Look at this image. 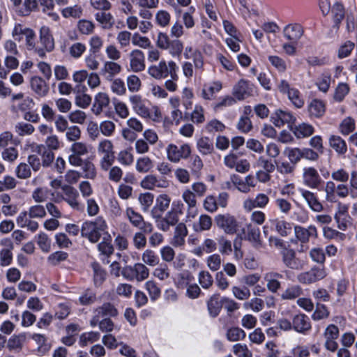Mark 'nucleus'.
<instances>
[{
  "label": "nucleus",
  "instance_id": "49",
  "mask_svg": "<svg viewBox=\"0 0 357 357\" xmlns=\"http://www.w3.org/2000/svg\"><path fill=\"white\" fill-rule=\"evenodd\" d=\"M225 124L217 119H213L205 125L204 129L208 133L222 132L225 129Z\"/></svg>",
  "mask_w": 357,
  "mask_h": 357
},
{
  "label": "nucleus",
  "instance_id": "24",
  "mask_svg": "<svg viewBox=\"0 0 357 357\" xmlns=\"http://www.w3.org/2000/svg\"><path fill=\"white\" fill-rule=\"evenodd\" d=\"M294 233L296 238L301 243H307L310 237L317 236V230L314 225H310L307 228L296 225L294 227Z\"/></svg>",
  "mask_w": 357,
  "mask_h": 357
},
{
  "label": "nucleus",
  "instance_id": "26",
  "mask_svg": "<svg viewBox=\"0 0 357 357\" xmlns=\"http://www.w3.org/2000/svg\"><path fill=\"white\" fill-rule=\"evenodd\" d=\"M272 122L277 127H282L284 124L294 123L296 118L289 112L281 109L277 110L272 116Z\"/></svg>",
  "mask_w": 357,
  "mask_h": 357
},
{
  "label": "nucleus",
  "instance_id": "29",
  "mask_svg": "<svg viewBox=\"0 0 357 357\" xmlns=\"http://www.w3.org/2000/svg\"><path fill=\"white\" fill-rule=\"evenodd\" d=\"M31 89L39 97H45L49 92V86L46 82L40 77L34 76L30 79Z\"/></svg>",
  "mask_w": 357,
  "mask_h": 357
},
{
  "label": "nucleus",
  "instance_id": "40",
  "mask_svg": "<svg viewBox=\"0 0 357 357\" xmlns=\"http://www.w3.org/2000/svg\"><path fill=\"white\" fill-rule=\"evenodd\" d=\"M308 111L311 116L321 117L325 113V105L322 101L314 99L308 105Z\"/></svg>",
  "mask_w": 357,
  "mask_h": 357
},
{
  "label": "nucleus",
  "instance_id": "19",
  "mask_svg": "<svg viewBox=\"0 0 357 357\" xmlns=\"http://www.w3.org/2000/svg\"><path fill=\"white\" fill-rule=\"evenodd\" d=\"M253 93V85L245 79L239 80L233 88V95L238 100H244L245 98L252 96Z\"/></svg>",
  "mask_w": 357,
  "mask_h": 357
},
{
  "label": "nucleus",
  "instance_id": "57",
  "mask_svg": "<svg viewBox=\"0 0 357 357\" xmlns=\"http://www.w3.org/2000/svg\"><path fill=\"white\" fill-rule=\"evenodd\" d=\"M355 130V121L348 116L345 118L340 125V131L342 135H347Z\"/></svg>",
  "mask_w": 357,
  "mask_h": 357
},
{
  "label": "nucleus",
  "instance_id": "28",
  "mask_svg": "<svg viewBox=\"0 0 357 357\" xmlns=\"http://www.w3.org/2000/svg\"><path fill=\"white\" fill-rule=\"evenodd\" d=\"M247 235L246 238L252 243V246L256 249L262 248L263 243L261 240V232L259 227L252 224L246 225Z\"/></svg>",
  "mask_w": 357,
  "mask_h": 357
},
{
  "label": "nucleus",
  "instance_id": "2",
  "mask_svg": "<svg viewBox=\"0 0 357 357\" xmlns=\"http://www.w3.org/2000/svg\"><path fill=\"white\" fill-rule=\"evenodd\" d=\"M178 67L173 61L166 62L161 60L158 63L151 65L148 68V74L153 78L160 80L165 79L172 75L174 72L178 71Z\"/></svg>",
  "mask_w": 357,
  "mask_h": 357
},
{
  "label": "nucleus",
  "instance_id": "30",
  "mask_svg": "<svg viewBox=\"0 0 357 357\" xmlns=\"http://www.w3.org/2000/svg\"><path fill=\"white\" fill-rule=\"evenodd\" d=\"M188 229L186 225L180 222L175 227L174 236L172 240V244L174 247H181L185 244V237L188 235Z\"/></svg>",
  "mask_w": 357,
  "mask_h": 357
},
{
  "label": "nucleus",
  "instance_id": "23",
  "mask_svg": "<svg viewBox=\"0 0 357 357\" xmlns=\"http://www.w3.org/2000/svg\"><path fill=\"white\" fill-rule=\"evenodd\" d=\"M293 329L299 333L305 334L311 329L310 318L304 314H298L292 319Z\"/></svg>",
  "mask_w": 357,
  "mask_h": 357
},
{
  "label": "nucleus",
  "instance_id": "21",
  "mask_svg": "<svg viewBox=\"0 0 357 357\" xmlns=\"http://www.w3.org/2000/svg\"><path fill=\"white\" fill-rule=\"evenodd\" d=\"M129 100L135 113L140 116L147 119L151 118L149 108L145 105L142 98L139 95H132L129 97Z\"/></svg>",
  "mask_w": 357,
  "mask_h": 357
},
{
  "label": "nucleus",
  "instance_id": "44",
  "mask_svg": "<svg viewBox=\"0 0 357 357\" xmlns=\"http://www.w3.org/2000/svg\"><path fill=\"white\" fill-rule=\"evenodd\" d=\"M199 153L202 155L211 154L214 151L212 142L208 137H202L197 142Z\"/></svg>",
  "mask_w": 357,
  "mask_h": 357
},
{
  "label": "nucleus",
  "instance_id": "63",
  "mask_svg": "<svg viewBox=\"0 0 357 357\" xmlns=\"http://www.w3.org/2000/svg\"><path fill=\"white\" fill-rule=\"evenodd\" d=\"M61 13L63 16L66 18H79L82 14V8L78 5H75L63 8Z\"/></svg>",
  "mask_w": 357,
  "mask_h": 357
},
{
  "label": "nucleus",
  "instance_id": "39",
  "mask_svg": "<svg viewBox=\"0 0 357 357\" xmlns=\"http://www.w3.org/2000/svg\"><path fill=\"white\" fill-rule=\"evenodd\" d=\"M297 138H305L312 135L314 131L313 126L306 123H302L292 128Z\"/></svg>",
  "mask_w": 357,
  "mask_h": 357
},
{
  "label": "nucleus",
  "instance_id": "22",
  "mask_svg": "<svg viewBox=\"0 0 357 357\" xmlns=\"http://www.w3.org/2000/svg\"><path fill=\"white\" fill-rule=\"evenodd\" d=\"M299 192L301 195V197L306 202L308 207L314 212H321L324 210V206L319 201L317 195L305 189H300Z\"/></svg>",
  "mask_w": 357,
  "mask_h": 357
},
{
  "label": "nucleus",
  "instance_id": "47",
  "mask_svg": "<svg viewBox=\"0 0 357 357\" xmlns=\"http://www.w3.org/2000/svg\"><path fill=\"white\" fill-rule=\"evenodd\" d=\"M231 292L233 296L239 301H246L249 299L251 296L250 290L246 286H233Z\"/></svg>",
  "mask_w": 357,
  "mask_h": 357
},
{
  "label": "nucleus",
  "instance_id": "34",
  "mask_svg": "<svg viewBox=\"0 0 357 357\" xmlns=\"http://www.w3.org/2000/svg\"><path fill=\"white\" fill-rule=\"evenodd\" d=\"M222 88V84L219 81L213 82L208 84H205L202 91V96L205 100H212L215 95Z\"/></svg>",
  "mask_w": 357,
  "mask_h": 357
},
{
  "label": "nucleus",
  "instance_id": "1",
  "mask_svg": "<svg viewBox=\"0 0 357 357\" xmlns=\"http://www.w3.org/2000/svg\"><path fill=\"white\" fill-rule=\"evenodd\" d=\"M106 229V222L102 218L98 217L94 221H86L82 224L81 235L90 242L96 243L101 236L104 237L105 234H108Z\"/></svg>",
  "mask_w": 357,
  "mask_h": 357
},
{
  "label": "nucleus",
  "instance_id": "53",
  "mask_svg": "<svg viewBox=\"0 0 357 357\" xmlns=\"http://www.w3.org/2000/svg\"><path fill=\"white\" fill-rule=\"evenodd\" d=\"M227 338L230 342H236L243 340L245 336V332L238 327L229 328L226 334Z\"/></svg>",
  "mask_w": 357,
  "mask_h": 357
},
{
  "label": "nucleus",
  "instance_id": "56",
  "mask_svg": "<svg viewBox=\"0 0 357 357\" xmlns=\"http://www.w3.org/2000/svg\"><path fill=\"white\" fill-rule=\"evenodd\" d=\"M82 136L80 128L77 126L68 127L66 130V137L68 142L72 143L78 142Z\"/></svg>",
  "mask_w": 357,
  "mask_h": 357
},
{
  "label": "nucleus",
  "instance_id": "32",
  "mask_svg": "<svg viewBox=\"0 0 357 357\" xmlns=\"http://www.w3.org/2000/svg\"><path fill=\"white\" fill-rule=\"evenodd\" d=\"M95 19L100 24L102 29L105 30L112 29L115 24L113 15L107 10L97 12L95 14Z\"/></svg>",
  "mask_w": 357,
  "mask_h": 357
},
{
  "label": "nucleus",
  "instance_id": "37",
  "mask_svg": "<svg viewBox=\"0 0 357 357\" xmlns=\"http://www.w3.org/2000/svg\"><path fill=\"white\" fill-rule=\"evenodd\" d=\"M98 250L104 256L109 257L114 252V247L112 243V237L109 234H105L102 241L98 245Z\"/></svg>",
  "mask_w": 357,
  "mask_h": 357
},
{
  "label": "nucleus",
  "instance_id": "62",
  "mask_svg": "<svg viewBox=\"0 0 357 357\" xmlns=\"http://www.w3.org/2000/svg\"><path fill=\"white\" fill-rule=\"evenodd\" d=\"M93 279L96 285H100L106 278V273L98 263H93Z\"/></svg>",
  "mask_w": 357,
  "mask_h": 357
},
{
  "label": "nucleus",
  "instance_id": "16",
  "mask_svg": "<svg viewBox=\"0 0 357 357\" xmlns=\"http://www.w3.org/2000/svg\"><path fill=\"white\" fill-rule=\"evenodd\" d=\"M282 259L284 264L293 270H302L304 263L296 257V252L291 248H284L282 252Z\"/></svg>",
  "mask_w": 357,
  "mask_h": 357
},
{
  "label": "nucleus",
  "instance_id": "12",
  "mask_svg": "<svg viewBox=\"0 0 357 357\" xmlns=\"http://www.w3.org/2000/svg\"><path fill=\"white\" fill-rule=\"evenodd\" d=\"M278 87L281 93L287 94L289 100L296 107L301 108L304 105V100L302 98L299 91L291 87L287 80H280Z\"/></svg>",
  "mask_w": 357,
  "mask_h": 357
},
{
  "label": "nucleus",
  "instance_id": "13",
  "mask_svg": "<svg viewBox=\"0 0 357 357\" xmlns=\"http://www.w3.org/2000/svg\"><path fill=\"white\" fill-rule=\"evenodd\" d=\"M119 314L118 310L111 303H104L101 306L98 307L93 311V316L90 320V325L95 327L98 325V318L104 317H116Z\"/></svg>",
  "mask_w": 357,
  "mask_h": 357
},
{
  "label": "nucleus",
  "instance_id": "60",
  "mask_svg": "<svg viewBox=\"0 0 357 357\" xmlns=\"http://www.w3.org/2000/svg\"><path fill=\"white\" fill-rule=\"evenodd\" d=\"M303 293L302 289L298 285H294L287 288L282 294V298L286 300H291L298 298Z\"/></svg>",
  "mask_w": 357,
  "mask_h": 357
},
{
  "label": "nucleus",
  "instance_id": "11",
  "mask_svg": "<svg viewBox=\"0 0 357 357\" xmlns=\"http://www.w3.org/2000/svg\"><path fill=\"white\" fill-rule=\"evenodd\" d=\"M123 276L130 280L142 282L149 276V269L143 263H136L132 266L127 267L123 273Z\"/></svg>",
  "mask_w": 357,
  "mask_h": 357
},
{
  "label": "nucleus",
  "instance_id": "61",
  "mask_svg": "<svg viewBox=\"0 0 357 357\" xmlns=\"http://www.w3.org/2000/svg\"><path fill=\"white\" fill-rule=\"evenodd\" d=\"M110 88L112 91L117 96H123L126 93L125 83L121 78L112 79Z\"/></svg>",
  "mask_w": 357,
  "mask_h": 357
},
{
  "label": "nucleus",
  "instance_id": "41",
  "mask_svg": "<svg viewBox=\"0 0 357 357\" xmlns=\"http://www.w3.org/2000/svg\"><path fill=\"white\" fill-rule=\"evenodd\" d=\"M142 261L145 265L155 266L159 264L160 259L153 250L146 249L142 254Z\"/></svg>",
  "mask_w": 357,
  "mask_h": 357
},
{
  "label": "nucleus",
  "instance_id": "59",
  "mask_svg": "<svg viewBox=\"0 0 357 357\" xmlns=\"http://www.w3.org/2000/svg\"><path fill=\"white\" fill-rule=\"evenodd\" d=\"M198 280L203 289H209L213 284V279L211 273L206 271L199 273Z\"/></svg>",
  "mask_w": 357,
  "mask_h": 357
},
{
  "label": "nucleus",
  "instance_id": "5",
  "mask_svg": "<svg viewBox=\"0 0 357 357\" xmlns=\"http://www.w3.org/2000/svg\"><path fill=\"white\" fill-rule=\"evenodd\" d=\"M69 151L70 153L68 157L69 164L74 167H78L82 164V157L90 153V146L84 142L78 141L72 143Z\"/></svg>",
  "mask_w": 357,
  "mask_h": 357
},
{
  "label": "nucleus",
  "instance_id": "36",
  "mask_svg": "<svg viewBox=\"0 0 357 357\" xmlns=\"http://www.w3.org/2000/svg\"><path fill=\"white\" fill-rule=\"evenodd\" d=\"M29 218L26 213H20L17 217L16 221L17 225L21 227H26L29 230L33 232L38 229V223Z\"/></svg>",
  "mask_w": 357,
  "mask_h": 357
},
{
  "label": "nucleus",
  "instance_id": "9",
  "mask_svg": "<svg viewBox=\"0 0 357 357\" xmlns=\"http://www.w3.org/2000/svg\"><path fill=\"white\" fill-rule=\"evenodd\" d=\"M326 275L324 268L313 266L309 271L299 273L297 279L301 284H310L323 280Z\"/></svg>",
  "mask_w": 357,
  "mask_h": 357
},
{
  "label": "nucleus",
  "instance_id": "51",
  "mask_svg": "<svg viewBox=\"0 0 357 357\" xmlns=\"http://www.w3.org/2000/svg\"><path fill=\"white\" fill-rule=\"evenodd\" d=\"M26 213L29 218L42 219L46 216L45 207L41 204H36L29 207L27 211H23Z\"/></svg>",
  "mask_w": 357,
  "mask_h": 357
},
{
  "label": "nucleus",
  "instance_id": "18",
  "mask_svg": "<svg viewBox=\"0 0 357 357\" xmlns=\"http://www.w3.org/2000/svg\"><path fill=\"white\" fill-rule=\"evenodd\" d=\"M269 202L268 197L264 193H259L255 198L248 197L243 201V207L246 211H251L255 208H265Z\"/></svg>",
  "mask_w": 357,
  "mask_h": 357
},
{
  "label": "nucleus",
  "instance_id": "45",
  "mask_svg": "<svg viewBox=\"0 0 357 357\" xmlns=\"http://www.w3.org/2000/svg\"><path fill=\"white\" fill-rule=\"evenodd\" d=\"M221 307L222 305L219 301L218 294L213 295L207 302L208 310L211 316L213 317H215L218 315L221 310Z\"/></svg>",
  "mask_w": 357,
  "mask_h": 357
},
{
  "label": "nucleus",
  "instance_id": "17",
  "mask_svg": "<svg viewBox=\"0 0 357 357\" xmlns=\"http://www.w3.org/2000/svg\"><path fill=\"white\" fill-rule=\"evenodd\" d=\"M169 182L163 177H158L153 174L146 176L141 181V186L146 190H155V188H167Z\"/></svg>",
  "mask_w": 357,
  "mask_h": 357
},
{
  "label": "nucleus",
  "instance_id": "52",
  "mask_svg": "<svg viewBox=\"0 0 357 357\" xmlns=\"http://www.w3.org/2000/svg\"><path fill=\"white\" fill-rule=\"evenodd\" d=\"M146 234L142 230L137 231L132 236V243L134 247L139 250L144 249L147 245V238Z\"/></svg>",
  "mask_w": 357,
  "mask_h": 357
},
{
  "label": "nucleus",
  "instance_id": "31",
  "mask_svg": "<svg viewBox=\"0 0 357 357\" xmlns=\"http://www.w3.org/2000/svg\"><path fill=\"white\" fill-rule=\"evenodd\" d=\"M283 33L287 40L296 43L303 36V29L298 24H289L285 26Z\"/></svg>",
  "mask_w": 357,
  "mask_h": 357
},
{
  "label": "nucleus",
  "instance_id": "27",
  "mask_svg": "<svg viewBox=\"0 0 357 357\" xmlns=\"http://www.w3.org/2000/svg\"><path fill=\"white\" fill-rule=\"evenodd\" d=\"M116 61H107L100 70V74L105 76L107 79L112 80L113 77L121 72V66Z\"/></svg>",
  "mask_w": 357,
  "mask_h": 357
},
{
  "label": "nucleus",
  "instance_id": "55",
  "mask_svg": "<svg viewBox=\"0 0 357 357\" xmlns=\"http://www.w3.org/2000/svg\"><path fill=\"white\" fill-rule=\"evenodd\" d=\"M34 130V127L28 123L19 122L15 126V131L19 136L30 135Z\"/></svg>",
  "mask_w": 357,
  "mask_h": 357
},
{
  "label": "nucleus",
  "instance_id": "20",
  "mask_svg": "<svg viewBox=\"0 0 357 357\" xmlns=\"http://www.w3.org/2000/svg\"><path fill=\"white\" fill-rule=\"evenodd\" d=\"M109 104L110 98L109 95L105 92H99L94 97L91 111L96 116H99L104 109L109 106Z\"/></svg>",
  "mask_w": 357,
  "mask_h": 357
},
{
  "label": "nucleus",
  "instance_id": "35",
  "mask_svg": "<svg viewBox=\"0 0 357 357\" xmlns=\"http://www.w3.org/2000/svg\"><path fill=\"white\" fill-rule=\"evenodd\" d=\"M26 340V335L24 333L12 335L7 342V347L10 351H20Z\"/></svg>",
  "mask_w": 357,
  "mask_h": 357
},
{
  "label": "nucleus",
  "instance_id": "43",
  "mask_svg": "<svg viewBox=\"0 0 357 357\" xmlns=\"http://www.w3.org/2000/svg\"><path fill=\"white\" fill-rule=\"evenodd\" d=\"M153 167V160L148 156L139 158L136 161L135 168L139 173H147Z\"/></svg>",
  "mask_w": 357,
  "mask_h": 357
},
{
  "label": "nucleus",
  "instance_id": "64",
  "mask_svg": "<svg viewBox=\"0 0 357 357\" xmlns=\"http://www.w3.org/2000/svg\"><path fill=\"white\" fill-rule=\"evenodd\" d=\"M77 29L82 34L89 35L93 32L95 24L91 21L80 20L77 22Z\"/></svg>",
  "mask_w": 357,
  "mask_h": 357
},
{
  "label": "nucleus",
  "instance_id": "7",
  "mask_svg": "<svg viewBox=\"0 0 357 357\" xmlns=\"http://www.w3.org/2000/svg\"><path fill=\"white\" fill-rule=\"evenodd\" d=\"M216 226L227 234H234L238 229V222L236 217L229 213L218 214L215 217Z\"/></svg>",
  "mask_w": 357,
  "mask_h": 357
},
{
  "label": "nucleus",
  "instance_id": "42",
  "mask_svg": "<svg viewBox=\"0 0 357 357\" xmlns=\"http://www.w3.org/2000/svg\"><path fill=\"white\" fill-rule=\"evenodd\" d=\"M50 195L53 196L54 193H51L46 187H39L33 191L31 197L36 203L39 204L46 202L49 199Z\"/></svg>",
  "mask_w": 357,
  "mask_h": 357
},
{
  "label": "nucleus",
  "instance_id": "14",
  "mask_svg": "<svg viewBox=\"0 0 357 357\" xmlns=\"http://www.w3.org/2000/svg\"><path fill=\"white\" fill-rule=\"evenodd\" d=\"M303 183L310 188L317 189L323 181L317 169L313 167H305L303 169Z\"/></svg>",
  "mask_w": 357,
  "mask_h": 357
},
{
  "label": "nucleus",
  "instance_id": "50",
  "mask_svg": "<svg viewBox=\"0 0 357 357\" xmlns=\"http://www.w3.org/2000/svg\"><path fill=\"white\" fill-rule=\"evenodd\" d=\"M54 317L59 320L65 319L70 314L71 306L68 303H61L55 307Z\"/></svg>",
  "mask_w": 357,
  "mask_h": 357
},
{
  "label": "nucleus",
  "instance_id": "3",
  "mask_svg": "<svg viewBox=\"0 0 357 357\" xmlns=\"http://www.w3.org/2000/svg\"><path fill=\"white\" fill-rule=\"evenodd\" d=\"M11 36L15 41H21L24 36L27 49L32 50L35 48V32L25 25L21 23H15L12 29Z\"/></svg>",
  "mask_w": 357,
  "mask_h": 357
},
{
  "label": "nucleus",
  "instance_id": "4",
  "mask_svg": "<svg viewBox=\"0 0 357 357\" xmlns=\"http://www.w3.org/2000/svg\"><path fill=\"white\" fill-rule=\"evenodd\" d=\"M63 195L57 194L54 198L55 203H60L64 200L74 210L80 211L82 206L79 201V193L77 190L71 185H64L61 187Z\"/></svg>",
  "mask_w": 357,
  "mask_h": 357
},
{
  "label": "nucleus",
  "instance_id": "38",
  "mask_svg": "<svg viewBox=\"0 0 357 357\" xmlns=\"http://www.w3.org/2000/svg\"><path fill=\"white\" fill-rule=\"evenodd\" d=\"M329 144L340 155H344L347 151L345 141L340 136L331 135L329 138Z\"/></svg>",
  "mask_w": 357,
  "mask_h": 357
},
{
  "label": "nucleus",
  "instance_id": "10",
  "mask_svg": "<svg viewBox=\"0 0 357 357\" xmlns=\"http://www.w3.org/2000/svg\"><path fill=\"white\" fill-rule=\"evenodd\" d=\"M126 215L134 227L142 230L144 233H151L153 231V225L144 221L143 216L136 212L132 208L128 207L126 208Z\"/></svg>",
  "mask_w": 357,
  "mask_h": 357
},
{
  "label": "nucleus",
  "instance_id": "54",
  "mask_svg": "<svg viewBox=\"0 0 357 357\" xmlns=\"http://www.w3.org/2000/svg\"><path fill=\"white\" fill-rule=\"evenodd\" d=\"M128 91L132 93L138 92L142 87V82L139 77L135 75H130L126 79Z\"/></svg>",
  "mask_w": 357,
  "mask_h": 357
},
{
  "label": "nucleus",
  "instance_id": "33",
  "mask_svg": "<svg viewBox=\"0 0 357 357\" xmlns=\"http://www.w3.org/2000/svg\"><path fill=\"white\" fill-rule=\"evenodd\" d=\"M279 278H282V275L277 272L271 271L264 275V280L267 282V289L275 293L281 287V283L278 281Z\"/></svg>",
  "mask_w": 357,
  "mask_h": 357
},
{
  "label": "nucleus",
  "instance_id": "46",
  "mask_svg": "<svg viewBox=\"0 0 357 357\" xmlns=\"http://www.w3.org/2000/svg\"><path fill=\"white\" fill-rule=\"evenodd\" d=\"M82 163L78 167H82L84 177L89 179H94L97 174L95 165L88 160H82Z\"/></svg>",
  "mask_w": 357,
  "mask_h": 357
},
{
  "label": "nucleus",
  "instance_id": "6",
  "mask_svg": "<svg viewBox=\"0 0 357 357\" xmlns=\"http://www.w3.org/2000/svg\"><path fill=\"white\" fill-rule=\"evenodd\" d=\"M39 43L41 47L35 45L33 50L42 58L45 56L47 52H50L54 50V40L48 26H43L40 28Z\"/></svg>",
  "mask_w": 357,
  "mask_h": 357
},
{
  "label": "nucleus",
  "instance_id": "25",
  "mask_svg": "<svg viewBox=\"0 0 357 357\" xmlns=\"http://www.w3.org/2000/svg\"><path fill=\"white\" fill-rule=\"evenodd\" d=\"M170 198L167 195H161L156 199L155 206L151 210L153 218H160L162 213L169 208Z\"/></svg>",
  "mask_w": 357,
  "mask_h": 357
},
{
  "label": "nucleus",
  "instance_id": "48",
  "mask_svg": "<svg viewBox=\"0 0 357 357\" xmlns=\"http://www.w3.org/2000/svg\"><path fill=\"white\" fill-rule=\"evenodd\" d=\"M100 334L98 332L90 331L82 333L79 337V343L81 347H86L100 339Z\"/></svg>",
  "mask_w": 357,
  "mask_h": 357
},
{
  "label": "nucleus",
  "instance_id": "8",
  "mask_svg": "<svg viewBox=\"0 0 357 357\" xmlns=\"http://www.w3.org/2000/svg\"><path fill=\"white\" fill-rule=\"evenodd\" d=\"M167 159L174 163L180 162L181 159H187L191 154V148L189 144H183L177 146L174 144H169L166 149Z\"/></svg>",
  "mask_w": 357,
  "mask_h": 357
},
{
  "label": "nucleus",
  "instance_id": "15",
  "mask_svg": "<svg viewBox=\"0 0 357 357\" xmlns=\"http://www.w3.org/2000/svg\"><path fill=\"white\" fill-rule=\"evenodd\" d=\"M128 59L129 71L139 73L144 70L146 68L145 55L142 50L138 49L132 50L128 54Z\"/></svg>",
  "mask_w": 357,
  "mask_h": 357
},
{
  "label": "nucleus",
  "instance_id": "58",
  "mask_svg": "<svg viewBox=\"0 0 357 357\" xmlns=\"http://www.w3.org/2000/svg\"><path fill=\"white\" fill-rule=\"evenodd\" d=\"M153 275L160 280H166L170 277V270L167 264H162L153 270Z\"/></svg>",
  "mask_w": 357,
  "mask_h": 357
}]
</instances>
